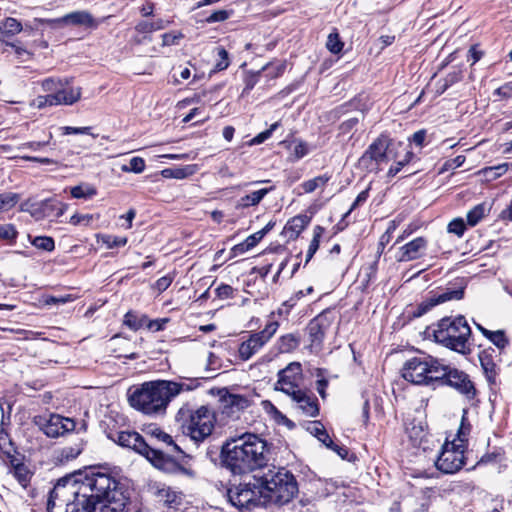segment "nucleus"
Here are the masks:
<instances>
[{
	"mask_svg": "<svg viewBox=\"0 0 512 512\" xmlns=\"http://www.w3.org/2000/svg\"><path fill=\"white\" fill-rule=\"evenodd\" d=\"M218 60L215 64V71L225 70L229 66V57L228 52L223 47H218L217 49Z\"/></svg>",
	"mask_w": 512,
	"mask_h": 512,
	"instance_id": "obj_49",
	"label": "nucleus"
},
{
	"mask_svg": "<svg viewBox=\"0 0 512 512\" xmlns=\"http://www.w3.org/2000/svg\"><path fill=\"white\" fill-rule=\"evenodd\" d=\"M301 413L307 417H316L319 414L317 398L304 390H296L289 395Z\"/></svg>",
	"mask_w": 512,
	"mask_h": 512,
	"instance_id": "obj_16",
	"label": "nucleus"
},
{
	"mask_svg": "<svg viewBox=\"0 0 512 512\" xmlns=\"http://www.w3.org/2000/svg\"><path fill=\"white\" fill-rule=\"evenodd\" d=\"M31 244L37 249L47 252H51L55 249L54 239L49 236H37L31 241Z\"/></svg>",
	"mask_w": 512,
	"mask_h": 512,
	"instance_id": "obj_37",
	"label": "nucleus"
},
{
	"mask_svg": "<svg viewBox=\"0 0 512 512\" xmlns=\"http://www.w3.org/2000/svg\"><path fill=\"white\" fill-rule=\"evenodd\" d=\"M157 501L169 509H178L182 503V496L170 487H162L157 490Z\"/></svg>",
	"mask_w": 512,
	"mask_h": 512,
	"instance_id": "obj_24",
	"label": "nucleus"
},
{
	"mask_svg": "<svg viewBox=\"0 0 512 512\" xmlns=\"http://www.w3.org/2000/svg\"><path fill=\"white\" fill-rule=\"evenodd\" d=\"M327 326L326 319L322 316H317L310 321L307 330L312 347L322 344Z\"/></svg>",
	"mask_w": 512,
	"mask_h": 512,
	"instance_id": "obj_20",
	"label": "nucleus"
},
{
	"mask_svg": "<svg viewBox=\"0 0 512 512\" xmlns=\"http://www.w3.org/2000/svg\"><path fill=\"white\" fill-rule=\"evenodd\" d=\"M464 296V288H446L439 292H436L429 297H427L424 301H422L418 307L417 311L414 313L415 316L420 317L431 310L436 305L445 303L451 300H460Z\"/></svg>",
	"mask_w": 512,
	"mask_h": 512,
	"instance_id": "obj_15",
	"label": "nucleus"
},
{
	"mask_svg": "<svg viewBox=\"0 0 512 512\" xmlns=\"http://www.w3.org/2000/svg\"><path fill=\"white\" fill-rule=\"evenodd\" d=\"M464 162H465V156L458 155L457 157L446 161L443 169L444 170L455 169V168L462 166Z\"/></svg>",
	"mask_w": 512,
	"mask_h": 512,
	"instance_id": "obj_63",
	"label": "nucleus"
},
{
	"mask_svg": "<svg viewBox=\"0 0 512 512\" xmlns=\"http://www.w3.org/2000/svg\"><path fill=\"white\" fill-rule=\"evenodd\" d=\"M329 181V176L320 175L313 179L307 180L301 184L305 193H312L317 188L324 187L326 183Z\"/></svg>",
	"mask_w": 512,
	"mask_h": 512,
	"instance_id": "obj_34",
	"label": "nucleus"
},
{
	"mask_svg": "<svg viewBox=\"0 0 512 512\" xmlns=\"http://www.w3.org/2000/svg\"><path fill=\"white\" fill-rule=\"evenodd\" d=\"M71 195L76 199H88L97 194V190L89 184H81L71 188Z\"/></svg>",
	"mask_w": 512,
	"mask_h": 512,
	"instance_id": "obj_32",
	"label": "nucleus"
},
{
	"mask_svg": "<svg viewBox=\"0 0 512 512\" xmlns=\"http://www.w3.org/2000/svg\"><path fill=\"white\" fill-rule=\"evenodd\" d=\"M6 47H11L14 49L16 58L20 62H25L32 58L33 54L24 47L20 46L18 42H6Z\"/></svg>",
	"mask_w": 512,
	"mask_h": 512,
	"instance_id": "obj_46",
	"label": "nucleus"
},
{
	"mask_svg": "<svg viewBox=\"0 0 512 512\" xmlns=\"http://www.w3.org/2000/svg\"><path fill=\"white\" fill-rule=\"evenodd\" d=\"M490 211V206L487 203H480L474 206L467 213V223L471 227L476 226L481 219Z\"/></svg>",
	"mask_w": 512,
	"mask_h": 512,
	"instance_id": "obj_30",
	"label": "nucleus"
},
{
	"mask_svg": "<svg viewBox=\"0 0 512 512\" xmlns=\"http://www.w3.org/2000/svg\"><path fill=\"white\" fill-rule=\"evenodd\" d=\"M487 338L499 349H504L508 345V339L503 330L491 331Z\"/></svg>",
	"mask_w": 512,
	"mask_h": 512,
	"instance_id": "obj_44",
	"label": "nucleus"
},
{
	"mask_svg": "<svg viewBox=\"0 0 512 512\" xmlns=\"http://www.w3.org/2000/svg\"><path fill=\"white\" fill-rule=\"evenodd\" d=\"M279 323L272 321L266 324L263 330L255 334L266 344L277 332Z\"/></svg>",
	"mask_w": 512,
	"mask_h": 512,
	"instance_id": "obj_42",
	"label": "nucleus"
},
{
	"mask_svg": "<svg viewBox=\"0 0 512 512\" xmlns=\"http://www.w3.org/2000/svg\"><path fill=\"white\" fill-rule=\"evenodd\" d=\"M427 246V240L423 237H417L406 243L400 248L398 257L399 262H408L421 257L422 252Z\"/></svg>",
	"mask_w": 512,
	"mask_h": 512,
	"instance_id": "obj_19",
	"label": "nucleus"
},
{
	"mask_svg": "<svg viewBox=\"0 0 512 512\" xmlns=\"http://www.w3.org/2000/svg\"><path fill=\"white\" fill-rule=\"evenodd\" d=\"M324 232V229L321 226H316L314 228V235L313 239L311 240L309 244V248L306 254V262L310 261V259L313 257V255L316 253V251L319 248L320 244V238Z\"/></svg>",
	"mask_w": 512,
	"mask_h": 512,
	"instance_id": "obj_36",
	"label": "nucleus"
},
{
	"mask_svg": "<svg viewBox=\"0 0 512 512\" xmlns=\"http://www.w3.org/2000/svg\"><path fill=\"white\" fill-rule=\"evenodd\" d=\"M230 16V12L227 10H218L213 12L208 18V23L222 22L228 19Z\"/></svg>",
	"mask_w": 512,
	"mask_h": 512,
	"instance_id": "obj_59",
	"label": "nucleus"
},
{
	"mask_svg": "<svg viewBox=\"0 0 512 512\" xmlns=\"http://www.w3.org/2000/svg\"><path fill=\"white\" fill-rule=\"evenodd\" d=\"M465 230L466 225L464 223V220L461 218H456L448 224V232L453 233L458 237L463 236Z\"/></svg>",
	"mask_w": 512,
	"mask_h": 512,
	"instance_id": "obj_53",
	"label": "nucleus"
},
{
	"mask_svg": "<svg viewBox=\"0 0 512 512\" xmlns=\"http://www.w3.org/2000/svg\"><path fill=\"white\" fill-rule=\"evenodd\" d=\"M264 237V232H255L254 234L248 236L244 241L246 242V246L250 248H254Z\"/></svg>",
	"mask_w": 512,
	"mask_h": 512,
	"instance_id": "obj_64",
	"label": "nucleus"
},
{
	"mask_svg": "<svg viewBox=\"0 0 512 512\" xmlns=\"http://www.w3.org/2000/svg\"><path fill=\"white\" fill-rule=\"evenodd\" d=\"M64 135H70V134H87L92 135L94 138L97 137L96 135L91 133V127H71V126H65L61 128Z\"/></svg>",
	"mask_w": 512,
	"mask_h": 512,
	"instance_id": "obj_56",
	"label": "nucleus"
},
{
	"mask_svg": "<svg viewBox=\"0 0 512 512\" xmlns=\"http://www.w3.org/2000/svg\"><path fill=\"white\" fill-rule=\"evenodd\" d=\"M469 433H470V425L466 424L464 422V419H462L461 425H460L458 433H457V440L459 441L458 444L465 445V442L467 441V435Z\"/></svg>",
	"mask_w": 512,
	"mask_h": 512,
	"instance_id": "obj_60",
	"label": "nucleus"
},
{
	"mask_svg": "<svg viewBox=\"0 0 512 512\" xmlns=\"http://www.w3.org/2000/svg\"><path fill=\"white\" fill-rule=\"evenodd\" d=\"M173 277L170 275L163 276L159 278L155 284L154 287L161 293L165 291L172 283Z\"/></svg>",
	"mask_w": 512,
	"mask_h": 512,
	"instance_id": "obj_62",
	"label": "nucleus"
},
{
	"mask_svg": "<svg viewBox=\"0 0 512 512\" xmlns=\"http://www.w3.org/2000/svg\"><path fill=\"white\" fill-rule=\"evenodd\" d=\"M11 470L10 472L13 474L18 483L26 488L32 478L33 473L30 469L23 463L18 462L13 456L10 457Z\"/></svg>",
	"mask_w": 512,
	"mask_h": 512,
	"instance_id": "obj_26",
	"label": "nucleus"
},
{
	"mask_svg": "<svg viewBox=\"0 0 512 512\" xmlns=\"http://www.w3.org/2000/svg\"><path fill=\"white\" fill-rule=\"evenodd\" d=\"M267 443L256 434L245 433L227 440L222 447L223 465L235 475L249 473L266 465Z\"/></svg>",
	"mask_w": 512,
	"mask_h": 512,
	"instance_id": "obj_2",
	"label": "nucleus"
},
{
	"mask_svg": "<svg viewBox=\"0 0 512 512\" xmlns=\"http://www.w3.org/2000/svg\"><path fill=\"white\" fill-rule=\"evenodd\" d=\"M17 230L13 224L0 225V239L13 241L17 237Z\"/></svg>",
	"mask_w": 512,
	"mask_h": 512,
	"instance_id": "obj_52",
	"label": "nucleus"
},
{
	"mask_svg": "<svg viewBox=\"0 0 512 512\" xmlns=\"http://www.w3.org/2000/svg\"><path fill=\"white\" fill-rule=\"evenodd\" d=\"M51 138H52V134L50 133L49 137L46 141H32V142L23 143L22 145L19 146L18 149H20V150L21 149H31L33 151H37V150L41 149L42 147L48 145Z\"/></svg>",
	"mask_w": 512,
	"mask_h": 512,
	"instance_id": "obj_57",
	"label": "nucleus"
},
{
	"mask_svg": "<svg viewBox=\"0 0 512 512\" xmlns=\"http://www.w3.org/2000/svg\"><path fill=\"white\" fill-rule=\"evenodd\" d=\"M58 23L71 24V25H84L91 26L93 24V18L90 13L86 11H76L56 20Z\"/></svg>",
	"mask_w": 512,
	"mask_h": 512,
	"instance_id": "obj_27",
	"label": "nucleus"
},
{
	"mask_svg": "<svg viewBox=\"0 0 512 512\" xmlns=\"http://www.w3.org/2000/svg\"><path fill=\"white\" fill-rule=\"evenodd\" d=\"M168 24V21H164L162 19H158L152 22H144L139 25V31L142 32H152L164 29Z\"/></svg>",
	"mask_w": 512,
	"mask_h": 512,
	"instance_id": "obj_48",
	"label": "nucleus"
},
{
	"mask_svg": "<svg viewBox=\"0 0 512 512\" xmlns=\"http://www.w3.org/2000/svg\"><path fill=\"white\" fill-rule=\"evenodd\" d=\"M303 380L302 366L299 362H291L284 369L278 372V380L275 383V390L287 395L300 389Z\"/></svg>",
	"mask_w": 512,
	"mask_h": 512,
	"instance_id": "obj_14",
	"label": "nucleus"
},
{
	"mask_svg": "<svg viewBox=\"0 0 512 512\" xmlns=\"http://www.w3.org/2000/svg\"><path fill=\"white\" fill-rule=\"evenodd\" d=\"M443 370L444 375H439V381H436V384L448 385L454 388L460 394L465 395L468 399L474 398L476 389L468 374L444 364Z\"/></svg>",
	"mask_w": 512,
	"mask_h": 512,
	"instance_id": "obj_11",
	"label": "nucleus"
},
{
	"mask_svg": "<svg viewBox=\"0 0 512 512\" xmlns=\"http://www.w3.org/2000/svg\"><path fill=\"white\" fill-rule=\"evenodd\" d=\"M315 435L319 441H321L323 444H325L326 447L332 448L333 441L331 440V438L329 437L327 432L323 429V427H321V428L316 427Z\"/></svg>",
	"mask_w": 512,
	"mask_h": 512,
	"instance_id": "obj_61",
	"label": "nucleus"
},
{
	"mask_svg": "<svg viewBox=\"0 0 512 512\" xmlns=\"http://www.w3.org/2000/svg\"><path fill=\"white\" fill-rule=\"evenodd\" d=\"M300 340L295 334L289 333L281 336L277 341V349L280 353H290L299 346Z\"/></svg>",
	"mask_w": 512,
	"mask_h": 512,
	"instance_id": "obj_29",
	"label": "nucleus"
},
{
	"mask_svg": "<svg viewBox=\"0 0 512 512\" xmlns=\"http://www.w3.org/2000/svg\"><path fill=\"white\" fill-rule=\"evenodd\" d=\"M42 89L46 92L56 93L62 87V81L55 78H46L41 83Z\"/></svg>",
	"mask_w": 512,
	"mask_h": 512,
	"instance_id": "obj_54",
	"label": "nucleus"
},
{
	"mask_svg": "<svg viewBox=\"0 0 512 512\" xmlns=\"http://www.w3.org/2000/svg\"><path fill=\"white\" fill-rule=\"evenodd\" d=\"M272 190H273V187H267V188L253 190V191L247 193L246 195L240 197L235 204V208L237 210H242V209H246L249 207H255Z\"/></svg>",
	"mask_w": 512,
	"mask_h": 512,
	"instance_id": "obj_23",
	"label": "nucleus"
},
{
	"mask_svg": "<svg viewBox=\"0 0 512 512\" xmlns=\"http://www.w3.org/2000/svg\"><path fill=\"white\" fill-rule=\"evenodd\" d=\"M258 476H253L252 481L231 486L227 490V497L232 506L243 509H252L263 505L261 489L256 487Z\"/></svg>",
	"mask_w": 512,
	"mask_h": 512,
	"instance_id": "obj_9",
	"label": "nucleus"
},
{
	"mask_svg": "<svg viewBox=\"0 0 512 512\" xmlns=\"http://www.w3.org/2000/svg\"><path fill=\"white\" fill-rule=\"evenodd\" d=\"M412 158H413V152L408 151L402 160L397 161L395 164H393L389 168V170L387 172V177H389V178L395 177L402 170V168L411 161Z\"/></svg>",
	"mask_w": 512,
	"mask_h": 512,
	"instance_id": "obj_45",
	"label": "nucleus"
},
{
	"mask_svg": "<svg viewBox=\"0 0 512 512\" xmlns=\"http://www.w3.org/2000/svg\"><path fill=\"white\" fill-rule=\"evenodd\" d=\"M0 452L9 458L12 457V452H14L12 441L3 427H0Z\"/></svg>",
	"mask_w": 512,
	"mask_h": 512,
	"instance_id": "obj_38",
	"label": "nucleus"
},
{
	"mask_svg": "<svg viewBox=\"0 0 512 512\" xmlns=\"http://www.w3.org/2000/svg\"><path fill=\"white\" fill-rule=\"evenodd\" d=\"M215 293L220 299H229L234 295V289L232 286L227 284H221L215 289Z\"/></svg>",
	"mask_w": 512,
	"mask_h": 512,
	"instance_id": "obj_55",
	"label": "nucleus"
},
{
	"mask_svg": "<svg viewBox=\"0 0 512 512\" xmlns=\"http://www.w3.org/2000/svg\"><path fill=\"white\" fill-rule=\"evenodd\" d=\"M278 126H279L278 122L273 123L269 129L259 133L253 139H251L249 145H259V144L265 142L267 139H269L271 137L273 131H275Z\"/></svg>",
	"mask_w": 512,
	"mask_h": 512,
	"instance_id": "obj_50",
	"label": "nucleus"
},
{
	"mask_svg": "<svg viewBox=\"0 0 512 512\" xmlns=\"http://www.w3.org/2000/svg\"><path fill=\"white\" fill-rule=\"evenodd\" d=\"M183 38V34L180 32H169L162 35L163 45L170 46L175 45L178 41Z\"/></svg>",
	"mask_w": 512,
	"mask_h": 512,
	"instance_id": "obj_58",
	"label": "nucleus"
},
{
	"mask_svg": "<svg viewBox=\"0 0 512 512\" xmlns=\"http://www.w3.org/2000/svg\"><path fill=\"white\" fill-rule=\"evenodd\" d=\"M265 343L255 334H250L249 338L243 341L238 348L239 358L243 361H247L252 358Z\"/></svg>",
	"mask_w": 512,
	"mask_h": 512,
	"instance_id": "obj_22",
	"label": "nucleus"
},
{
	"mask_svg": "<svg viewBox=\"0 0 512 512\" xmlns=\"http://www.w3.org/2000/svg\"><path fill=\"white\" fill-rule=\"evenodd\" d=\"M198 384L197 379L190 383L168 380L144 382L129 394L128 401L133 408L144 414H162L173 398L183 391L195 389Z\"/></svg>",
	"mask_w": 512,
	"mask_h": 512,
	"instance_id": "obj_3",
	"label": "nucleus"
},
{
	"mask_svg": "<svg viewBox=\"0 0 512 512\" xmlns=\"http://www.w3.org/2000/svg\"><path fill=\"white\" fill-rule=\"evenodd\" d=\"M279 323L272 321L266 324L263 330L255 334L266 344L277 332Z\"/></svg>",
	"mask_w": 512,
	"mask_h": 512,
	"instance_id": "obj_41",
	"label": "nucleus"
},
{
	"mask_svg": "<svg viewBox=\"0 0 512 512\" xmlns=\"http://www.w3.org/2000/svg\"><path fill=\"white\" fill-rule=\"evenodd\" d=\"M123 172L142 173L145 170V161L141 157H133L128 165L121 167Z\"/></svg>",
	"mask_w": 512,
	"mask_h": 512,
	"instance_id": "obj_43",
	"label": "nucleus"
},
{
	"mask_svg": "<svg viewBox=\"0 0 512 512\" xmlns=\"http://www.w3.org/2000/svg\"><path fill=\"white\" fill-rule=\"evenodd\" d=\"M34 422L46 436L51 438L63 436L65 433L75 428V423L72 419L62 417L58 414L37 416L34 418Z\"/></svg>",
	"mask_w": 512,
	"mask_h": 512,
	"instance_id": "obj_13",
	"label": "nucleus"
},
{
	"mask_svg": "<svg viewBox=\"0 0 512 512\" xmlns=\"http://www.w3.org/2000/svg\"><path fill=\"white\" fill-rule=\"evenodd\" d=\"M308 223L309 218L306 215H297L288 222L286 229L292 232L295 236H298L305 229Z\"/></svg>",
	"mask_w": 512,
	"mask_h": 512,
	"instance_id": "obj_31",
	"label": "nucleus"
},
{
	"mask_svg": "<svg viewBox=\"0 0 512 512\" xmlns=\"http://www.w3.org/2000/svg\"><path fill=\"white\" fill-rule=\"evenodd\" d=\"M402 377L416 385H430L439 381V375H444L443 364L429 355L413 357L402 367Z\"/></svg>",
	"mask_w": 512,
	"mask_h": 512,
	"instance_id": "obj_8",
	"label": "nucleus"
},
{
	"mask_svg": "<svg viewBox=\"0 0 512 512\" xmlns=\"http://www.w3.org/2000/svg\"><path fill=\"white\" fill-rule=\"evenodd\" d=\"M81 97V88L68 87L62 83V87L56 93H51L48 101L50 105H72Z\"/></svg>",
	"mask_w": 512,
	"mask_h": 512,
	"instance_id": "obj_18",
	"label": "nucleus"
},
{
	"mask_svg": "<svg viewBox=\"0 0 512 512\" xmlns=\"http://www.w3.org/2000/svg\"><path fill=\"white\" fill-rule=\"evenodd\" d=\"M256 487L261 489L263 506H283L298 493V484L294 475L285 468L269 469L258 476Z\"/></svg>",
	"mask_w": 512,
	"mask_h": 512,
	"instance_id": "obj_4",
	"label": "nucleus"
},
{
	"mask_svg": "<svg viewBox=\"0 0 512 512\" xmlns=\"http://www.w3.org/2000/svg\"><path fill=\"white\" fill-rule=\"evenodd\" d=\"M99 240L109 249L115 247H123L127 244L126 237H119L114 235H101Z\"/></svg>",
	"mask_w": 512,
	"mask_h": 512,
	"instance_id": "obj_39",
	"label": "nucleus"
},
{
	"mask_svg": "<svg viewBox=\"0 0 512 512\" xmlns=\"http://www.w3.org/2000/svg\"><path fill=\"white\" fill-rule=\"evenodd\" d=\"M479 359L487 380L490 383H494L495 377L497 375V366L494 363L491 355L487 352H482L479 356Z\"/></svg>",
	"mask_w": 512,
	"mask_h": 512,
	"instance_id": "obj_28",
	"label": "nucleus"
},
{
	"mask_svg": "<svg viewBox=\"0 0 512 512\" xmlns=\"http://www.w3.org/2000/svg\"><path fill=\"white\" fill-rule=\"evenodd\" d=\"M23 29L20 21L13 17H7L0 22V42L6 45L8 39L19 34Z\"/></svg>",
	"mask_w": 512,
	"mask_h": 512,
	"instance_id": "obj_25",
	"label": "nucleus"
},
{
	"mask_svg": "<svg viewBox=\"0 0 512 512\" xmlns=\"http://www.w3.org/2000/svg\"><path fill=\"white\" fill-rule=\"evenodd\" d=\"M343 46L344 43L340 40L339 34L337 32H332L328 35L326 47L331 53H340L343 49Z\"/></svg>",
	"mask_w": 512,
	"mask_h": 512,
	"instance_id": "obj_40",
	"label": "nucleus"
},
{
	"mask_svg": "<svg viewBox=\"0 0 512 512\" xmlns=\"http://www.w3.org/2000/svg\"><path fill=\"white\" fill-rule=\"evenodd\" d=\"M183 433L195 443H202L211 436L216 423V414L208 406H200L195 410L181 408L177 414Z\"/></svg>",
	"mask_w": 512,
	"mask_h": 512,
	"instance_id": "obj_6",
	"label": "nucleus"
},
{
	"mask_svg": "<svg viewBox=\"0 0 512 512\" xmlns=\"http://www.w3.org/2000/svg\"><path fill=\"white\" fill-rule=\"evenodd\" d=\"M390 139L386 135H380L376 138L359 159L361 166L372 171L378 169V165L389 160L388 147Z\"/></svg>",
	"mask_w": 512,
	"mask_h": 512,
	"instance_id": "obj_12",
	"label": "nucleus"
},
{
	"mask_svg": "<svg viewBox=\"0 0 512 512\" xmlns=\"http://www.w3.org/2000/svg\"><path fill=\"white\" fill-rule=\"evenodd\" d=\"M222 412L229 417H234V414L246 409L250 405L247 397L239 394L226 393L221 396Z\"/></svg>",
	"mask_w": 512,
	"mask_h": 512,
	"instance_id": "obj_17",
	"label": "nucleus"
},
{
	"mask_svg": "<svg viewBox=\"0 0 512 512\" xmlns=\"http://www.w3.org/2000/svg\"><path fill=\"white\" fill-rule=\"evenodd\" d=\"M95 219V216L93 214H78L75 213L70 217L69 223L72 225H82V226H89Z\"/></svg>",
	"mask_w": 512,
	"mask_h": 512,
	"instance_id": "obj_47",
	"label": "nucleus"
},
{
	"mask_svg": "<svg viewBox=\"0 0 512 512\" xmlns=\"http://www.w3.org/2000/svg\"><path fill=\"white\" fill-rule=\"evenodd\" d=\"M20 200V195L14 192L0 193V211L12 209Z\"/></svg>",
	"mask_w": 512,
	"mask_h": 512,
	"instance_id": "obj_33",
	"label": "nucleus"
},
{
	"mask_svg": "<svg viewBox=\"0 0 512 512\" xmlns=\"http://www.w3.org/2000/svg\"><path fill=\"white\" fill-rule=\"evenodd\" d=\"M193 167L187 166L185 168H168L162 171V175L166 178L184 179L193 173Z\"/></svg>",
	"mask_w": 512,
	"mask_h": 512,
	"instance_id": "obj_35",
	"label": "nucleus"
},
{
	"mask_svg": "<svg viewBox=\"0 0 512 512\" xmlns=\"http://www.w3.org/2000/svg\"><path fill=\"white\" fill-rule=\"evenodd\" d=\"M108 438L119 446L131 449L146 457L156 468L166 472H176L181 466L166 456L162 448L153 447L136 431H111Z\"/></svg>",
	"mask_w": 512,
	"mask_h": 512,
	"instance_id": "obj_5",
	"label": "nucleus"
},
{
	"mask_svg": "<svg viewBox=\"0 0 512 512\" xmlns=\"http://www.w3.org/2000/svg\"><path fill=\"white\" fill-rule=\"evenodd\" d=\"M434 336L437 342L458 353L465 354L470 350L471 328L464 316L441 319Z\"/></svg>",
	"mask_w": 512,
	"mask_h": 512,
	"instance_id": "obj_7",
	"label": "nucleus"
},
{
	"mask_svg": "<svg viewBox=\"0 0 512 512\" xmlns=\"http://www.w3.org/2000/svg\"><path fill=\"white\" fill-rule=\"evenodd\" d=\"M147 433L151 436V439L163 444V448L166 449V451L163 452L165 453L166 456L170 457L171 459L172 457L169 455V453L182 452L180 447L174 442L172 436L167 434L160 428L150 427L147 430Z\"/></svg>",
	"mask_w": 512,
	"mask_h": 512,
	"instance_id": "obj_21",
	"label": "nucleus"
},
{
	"mask_svg": "<svg viewBox=\"0 0 512 512\" xmlns=\"http://www.w3.org/2000/svg\"><path fill=\"white\" fill-rule=\"evenodd\" d=\"M117 485L118 482L107 473L92 472L84 477L82 474L67 475L51 490L48 510H52L58 501L72 506V512H94L97 504L117 500Z\"/></svg>",
	"mask_w": 512,
	"mask_h": 512,
	"instance_id": "obj_1",
	"label": "nucleus"
},
{
	"mask_svg": "<svg viewBox=\"0 0 512 512\" xmlns=\"http://www.w3.org/2000/svg\"><path fill=\"white\" fill-rule=\"evenodd\" d=\"M285 63H278V64H272V63H268L266 64L262 69H261V72L262 71H267L268 72V76L270 78H277L279 77L280 75L283 74L284 70H285Z\"/></svg>",
	"mask_w": 512,
	"mask_h": 512,
	"instance_id": "obj_51",
	"label": "nucleus"
},
{
	"mask_svg": "<svg viewBox=\"0 0 512 512\" xmlns=\"http://www.w3.org/2000/svg\"><path fill=\"white\" fill-rule=\"evenodd\" d=\"M465 447L463 444H456L455 441H446L435 461L436 468L444 474L459 471L464 465Z\"/></svg>",
	"mask_w": 512,
	"mask_h": 512,
	"instance_id": "obj_10",
	"label": "nucleus"
}]
</instances>
